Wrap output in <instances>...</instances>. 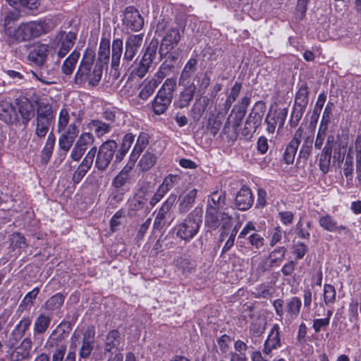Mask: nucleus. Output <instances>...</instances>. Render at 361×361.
Wrapping results in <instances>:
<instances>
[{
  "instance_id": "obj_25",
  "label": "nucleus",
  "mask_w": 361,
  "mask_h": 361,
  "mask_svg": "<svg viewBox=\"0 0 361 361\" xmlns=\"http://www.w3.org/2000/svg\"><path fill=\"white\" fill-rule=\"evenodd\" d=\"M301 307L302 301L298 297L294 296L287 300L285 304L287 320L292 322L300 314Z\"/></svg>"
},
{
  "instance_id": "obj_47",
  "label": "nucleus",
  "mask_w": 361,
  "mask_h": 361,
  "mask_svg": "<svg viewBox=\"0 0 361 361\" xmlns=\"http://www.w3.org/2000/svg\"><path fill=\"white\" fill-rule=\"evenodd\" d=\"M158 47L159 41L157 39L151 40L146 47L145 53L142 57L144 61H147L152 65V63L157 56Z\"/></svg>"
},
{
  "instance_id": "obj_11",
  "label": "nucleus",
  "mask_w": 361,
  "mask_h": 361,
  "mask_svg": "<svg viewBox=\"0 0 361 361\" xmlns=\"http://www.w3.org/2000/svg\"><path fill=\"white\" fill-rule=\"evenodd\" d=\"M122 22L125 29L130 32H138L144 26L143 18L138 10L133 6L126 8Z\"/></svg>"
},
{
  "instance_id": "obj_29",
  "label": "nucleus",
  "mask_w": 361,
  "mask_h": 361,
  "mask_svg": "<svg viewBox=\"0 0 361 361\" xmlns=\"http://www.w3.org/2000/svg\"><path fill=\"white\" fill-rule=\"evenodd\" d=\"M0 16L6 30L9 28L8 25L19 20L20 11L18 8L11 9L7 8L6 6H3L0 11Z\"/></svg>"
},
{
  "instance_id": "obj_62",
  "label": "nucleus",
  "mask_w": 361,
  "mask_h": 361,
  "mask_svg": "<svg viewBox=\"0 0 361 361\" xmlns=\"http://www.w3.org/2000/svg\"><path fill=\"white\" fill-rule=\"evenodd\" d=\"M305 109L293 106L290 119V126L292 128L295 127L298 123L300 122V119L302 118V116L303 115V113L305 111Z\"/></svg>"
},
{
  "instance_id": "obj_36",
  "label": "nucleus",
  "mask_w": 361,
  "mask_h": 361,
  "mask_svg": "<svg viewBox=\"0 0 361 361\" xmlns=\"http://www.w3.org/2000/svg\"><path fill=\"white\" fill-rule=\"evenodd\" d=\"M147 197L144 192L136 193L128 202V212L133 215L135 212L141 210L147 202Z\"/></svg>"
},
{
  "instance_id": "obj_64",
  "label": "nucleus",
  "mask_w": 361,
  "mask_h": 361,
  "mask_svg": "<svg viewBox=\"0 0 361 361\" xmlns=\"http://www.w3.org/2000/svg\"><path fill=\"white\" fill-rule=\"evenodd\" d=\"M295 233L298 238L302 239H309L310 235L309 231L304 226L301 220L295 225Z\"/></svg>"
},
{
  "instance_id": "obj_9",
  "label": "nucleus",
  "mask_w": 361,
  "mask_h": 361,
  "mask_svg": "<svg viewBox=\"0 0 361 361\" xmlns=\"http://www.w3.org/2000/svg\"><path fill=\"white\" fill-rule=\"evenodd\" d=\"M68 336V332L62 329L61 324H59L47 340L45 348L47 350L54 349L53 354L66 353Z\"/></svg>"
},
{
  "instance_id": "obj_41",
  "label": "nucleus",
  "mask_w": 361,
  "mask_h": 361,
  "mask_svg": "<svg viewBox=\"0 0 361 361\" xmlns=\"http://www.w3.org/2000/svg\"><path fill=\"white\" fill-rule=\"evenodd\" d=\"M51 317L44 313L40 314L35 320L33 331L35 334H45L51 324Z\"/></svg>"
},
{
  "instance_id": "obj_57",
  "label": "nucleus",
  "mask_w": 361,
  "mask_h": 361,
  "mask_svg": "<svg viewBox=\"0 0 361 361\" xmlns=\"http://www.w3.org/2000/svg\"><path fill=\"white\" fill-rule=\"evenodd\" d=\"M143 40V35H131L126 41V47L138 50Z\"/></svg>"
},
{
  "instance_id": "obj_22",
  "label": "nucleus",
  "mask_w": 361,
  "mask_h": 361,
  "mask_svg": "<svg viewBox=\"0 0 361 361\" xmlns=\"http://www.w3.org/2000/svg\"><path fill=\"white\" fill-rule=\"evenodd\" d=\"M253 202L254 197L251 190L249 188L243 187L235 196V205L238 209L245 211L251 207Z\"/></svg>"
},
{
  "instance_id": "obj_26",
  "label": "nucleus",
  "mask_w": 361,
  "mask_h": 361,
  "mask_svg": "<svg viewBox=\"0 0 361 361\" xmlns=\"http://www.w3.org/2000/svg\"><path fill=\"white\" fill-rule=\"evenodd\" d=\"M149 136L147 133L142 132L139 134L135 145L130 154V162L135 164L137 161L141 153L149 145Z\"/></svg>"
},
{
  "instance_id": "obj_45",
  "label": "nucleus",
  "mask_w": 361,
  "mask_h": 361,
  "mask_svg": "<svg viewBox=\"0 0 361 361\" xmlns=\"http://www.w3.org/2000/svg\"><path fill=\"white\" fill-rule=\"evenodd\" d=\"M308 87L302 85L296 93L294 106L306 109L308 104Z\"/></svg>"
},
{
  "instance_id": "obj_43",
  "label": "nucleus",
  "mask_w": 361,
  "mask_h": 361,
  "mask_svg": "<svg viewBox=\"0 0 361 361\" xmlns=\"http://www.w3.org/2000/svg\"><path fill=\"white\" fill-rule=\"evenodd\" d=\"M197 86L193 83H190L185 87L184 90L180 94V107L187 106L192 100Z\"/></svg>"
},
{
  "instance_id": "obj_10",
  "label": "nucleus",
  "mask_w": 361,
  "mask_h": 361,
  "mask_svg": "<svg viewBox=\"0 0 361 361\" xmlns=\"http://www.w3.org/2000/svg\"><path fill=\"white\" fill-rule=\"evenodd\" d=\"M76 34L73 32L61 31L54 37L53 46L56 50L59 59L64 57L72 49L76 39Z\"/></svg>"
},
{
  "instance_id": "obj_33",
  "label": "nucleus",
  "mask_w": 361,
  "mask_h": 361,
  "mask_svg": "<svg viewBox=\"0 0 361 361\" xmlns=\"http://www.w3.org/2000/svg\"><path fill=\"white\" fill-rule=\"evenodd\" d=\"M181 39L180 30L177 27L169 29L162 39L161 46L173 49Z\"/></svg>"
},
{
  "instance_id": "obj_60",
  "label": "nucleus",
  "mask_w": 361,
  "mask_h": 361,
  "mask_svg": "<svg viewBox=\"0 0 361 361\" xmlns=\"http://www.w3.org/2000/svg\"><path fill=\"white\" fill-rule=\"evenodd\" d=\"M263 114L262 112L252 111L246 119L247 123L257 129L262 121Z\"/></svg>"
},
{
  "instance_id": "obj_20",
  "label": "nucleus",
  "mask_w": 361,
  "mask_h": 361,
  "mask_svg": "<svg viewBox=\"0 0 361 361\" xmlns=\"http://www.w3.org/2000/svg\"><path fill=\"white\" fill-rule=\"evenodd\" d=\"M176 195H171L161 204L154 221V228L160 230L165 225L166 215L176 201Z\"/></svg>"
},
{
  "instance_id": "obj_58",
  "label": "nucleus",
  "mask_w": 361,
  "mask_h": 361,
  "mask_svg": "<svg viewBox=\"0 0 361 361\" xmlns=\"http://www.w3.org/2000/svg\"><path fill=\"white\" fill-rule=\"evenodd\" d=\"M152 64L142 58L133 73L139 78H143L149 71Z\"/></svg>"
},
{
  "instance_id": "obj_48",
  "label": "nucleus",
  "mask_w": 361,
  "mask_h": 361,
  "mask_svg": "<svg viewBox=\"0 0 361 361\" xmlns=\"http://www.w3.org/2000/svg\"><path fill=\"white\" fill-rule=\"evenodd\" d=\"M180 180V177L178 175L169 174L164 178L159 188L166 194L174 186L178 185Z\"/></svg>"
},
{
  "instance_id": "obj_63",
  "label": "nucleus",
  "mask_w": 361,
  "mask_h": 361,
  "mask_svg": "<svg viewBox=\"0 0 361 361\" xmlns=\"http://www.w3.org/2000/svg\"><path fill=\"white\" fill-rule=\"evenodd\" d=\"M137 51L138 50L126 47V50L123 58V65L126 66V67L130 66V63L134 59Z\"/></svg>"
},
{
  "instance_id": "obj_12",
  "label": "nucleus",
  "mask_w": 361,
  "mask_h": 361,
  "mask_svg": "<svg viewBox=\"0 0 361 361\" xmlns=\"http://www.w3.org/2000/svg\"><path fill=\"white\" fill-rule=\"evenodd\" d=\"M15 106L20 118L19 124L26 127L34 116L32 102L27 97H18L15 99Z\"/></svg>"
},
{
  "instance_id": "obj_55",
  "label": "nucleus",
  "mask_w": 361,
  "mask_h": 361,
  "mask_svg": "<svg viewBox=\"0 0 361 361\" xmlns=\"http://www.w3.org/2000/svg\"><path fill=\"white\" fill-rule=\"evenodd\" d=\"M337 222L330 215H325L320 218L319 225L324 229L334 232L336 231Z\"/></svg>"
},
{
  "instance_id": "obj_52",
  "label": "nucleus",
  "mask_w": 361,
  "mask_h": 361,
  "mask_svg": "<svg viewBox=\"0 0 361 361\" xmlns=\"http://www.w3.org/2000/svg\"><path fill=\"white\" fill-rule=\"evenodd\" d=\"M39 68L37 73H34L33 74L36 76V78L44 82V83H50L49 81L54 77V71L52 70H49L48 67L44 64L39 65Z\"/></svg>"
},
{
  "instance_id": "obj_53",
  "label": "nucleus",
  "mask_w": 361,
  "mask_h": 361,
  "mask_svg": "<svg viewBox=\"0 0 361 361\" xmlns=\"http://www.w3.org/2000/svg\"><path fill=\"white\" fill-rule=\"evenodd\" d=\"M324 301L326 306H331L334 304L336 298V292L335 288L330 284L324 286Z\"/></svg>"
},
{
  "instance_id": "obj_18",
  "label": "nucleus",
  "mask_w": 361,
  "mask_h": 361,
  "mask_svg": "<svg viewBox=\"0 0 361 361\" xmlns=\"http://www.w3.org/2000/svg\"><path fill=\"white\" fill-rule=\"evenodd\" d=\"M123 350V341L120 332L114 329L110 331L106 336L104 343V352L113 354L116 352H121Z\"/></svg>"
},
{
  "instance_id": "obj_17",
  "label": "nucleus",
  "mask_w": 361,
  "mask_h": 361,
  "mask_svg": "<svg viewBox=\"0 0 361 361\" xmlns=\"http://www.w3.org/2000/svg\"><path fill=\"white\" fill-rule=\"evenodd\" d=\"M303 135L304 128L300 126L296 130L293 137L286 146L283 153V159L286 164H292L293 163Z\"/></svg>"
},
{
  "instance_id": "obj_38",
  "label": "nucleus",
  "mask_w": 361,
  "mask_h": 361,
  "mask_svg": "<svg viewBox=\"0 0 361 361\" xmlns=\"http://www.w3.org/2000/svg\"><path fill=\"white\" fill-rule=\"evenodd\" d=\"M159 85L153 78L149 80H145L140 86L139 98L144 101L147 100L152 95Z\"/></svg>"
},
{
  "instance_id": "obj_5",
  "label": "nucleus",
  "mask_w": 361,
  "mask_h": 361,
  "mask_svg": "<svg viewBox=\"0 0 361 361\" xmlns=\"http://www.w3.org/2000/svg\"><path fill=\"white\" fill-rule=\"evenodd\" d=\"M176 85V80L175 78H167L164 81L152 101V108L155 114L161 115L169 108L173 99Z\"/></svg>"
},
{
  "instance_id": "obj_37",
  "label": "nucleus",
  "mask_w": 361,
  "mask_h": 361,
  "mask_svg": "<svg viewBox=\"0 0 361 361\" xmlns=\"http://www.w3.org/2000/svg\"><path fill=\"white\" fill-rule=\"evenodd\" d=\"M123 45V41L121 39H114L112 42L111 68L115 71H117L119 68Z\"/></svg>"
},
{
  "instance_id": "obj_46",
  "label": "nucleus",
  "mask_w": 361,
  "mask_h": 361,
  "mask_svg": "<svg viewBox=\"0 0 361 361\" xmlns=\"http://www.w3.org/2000/svg\"><path fill=\"white\" fill-rule=\"evenodd\" d=\"M39 293V288L35 287L31 291L28 292L20 302L18 311L20 309L29 310L33 305V300L37 298Z\"/></svg>"
},
{
  "instance_id": "obj_32",
  "label": "nucleus",
  "mask_w": 361,
  "mask_h": 361,
  "mask_svg": "<svg viewBox=\"0 0 361 361\" xmlns=\"http://www.w3.org/2000/svg\"><path fill=\"white\" fill-rule=\"evenodd\" d=\"M6 2L13 8L25 11H35L38 9L39 0H5Z\"/></svg>"
},
{
  "instance_id": "obj_61",
  "label": "nucleus",
  "mask_w": 361,
  "mask_h": 361,
  "mask_svg": "<svg viewBox=\"0 0 361 361\" xmlns=\"http://www.w3.org/2000/svg\"><path fill=\"white\" fill-rule=\"evenodd\" d=\"M55 136L54 133L51 132L49 134L48 137L47 139L46 144L42 149V154L49 158L51 156L53 149L55 145Z\"/></svg>"
},
{
  "instance_id": "obj_15",
  "label": "nucleus",
  "mask_w": 361,
  "mask_h": 361,
  "mask_svg": "<svg viewBox=\"0 0 361 361\" xmlns=\"http://www.w3.org/2000/svg\"><path fill=\"white\" fill-rule=\"evenodd\" d=\"M32 321L30 317H24L16 325L11 333L9 338L6 342V345L9 348H14L16 344L23 338L25 332L30 329Z\"/></svg>"
},
{
  "instance_id": "obj_1",
  "label": "nucleus",
  "mask_w": 361,
  "mask_h": 361,
  "mask_svg": "<svg viewBox=\"0 0 361 361\" xmlns=\"http://www.w3.org/2000/svg\"><path fill=\"white\" fill-rule=\"evenodd\" d=\"M95 334L94 326H88L83 332L76 329L71 336V345L66 356L64 357L66 353L52 354L51 361H75V350L78 345L80 344L79 360H87L90 357L94 350Z\"/></svg>"
},
{
  "instance_id": "obj_21",
  "label": "nucleus",
  "mask_w": 361,
  "mask_h": 361,
  "mask_svg": "<svg viewBox=\"0 0 361 361\" xmlns=\"http://www.w3.org/2000/svg\"><path fill=\"white\" fill-rule=\"evenodd\" d=\"M32 342L30 337H25L20 345L11 353V359L13 361H22L30 357V350Z\"/></svg>"
},
{
  "instance_id": "obj_13",
  "label": "nucleus",
  "mask_w": 361,
  "mask_h": 361,
  "mask_svg": "<svg viewBox=\"0 0 361 361\" xmlns=\"http://www.w3.org/2000/svg\"><path fill=\"white\" fill-rule=\"evenodd\" d=\"M19 120L15 103L13 104L6 98H0V121L8 125L17 126Z\"/></svg>"
},
{
  "instance_id": "obj_44",
  "label": "nucleus",
  "mask_w": 361,
  "mask_h": 361,
  "mask_svg": "<svg viewBox=\"0 0 361 361\" xmlns=\"http://www.w3.org/2000/svg\"><path fill=\"white\" fill-rule=\"evenodd\" d=\"M175 68V66L168 61H164L159 66L158 71L155 73L153 79L160 84L161 81L168 75H169Z\"/></svg>"
},
{
  "instance_id": "obj_23",
  "label": "nucleus",
  "mask_w": 361,
  "mask_h": 361,
  "mask_svg": "<svg viewBox=\"0 0 361 361\" xmlns=\"http://www.w3.org/2000/svg\"><path fill=\"white\" fill-rule=\"evenodd\" d=\"M207 208L223 210L226 207V196L225 191L216 190L212 192L207 200Z\"/></svg>"
},
{
  "instance_id": "obj_16",
  "label": "nucleus",
  "mask_w": 361,
  "mask_h": 361,
  "mask_svg": "<svg viewBox=\"0 0 361 361\" xmlns=\"http://www.w3.org/2000/svg\"><path fill=\"white\" fill-rule=\"evenodd\" d=\"M96 146H92L87 152L82 162L73 173V181L74 183H80L88 170L92 167L96 156Z\"/></svg>"
},
{
  "instance_id": "obj_42",
  "label": "nucleus",
  "mask_w": 361,
  "mask_h": 361,
  "mask_svg": "<svg viewBox=\"0 0 361 361\" xmlns=\"http://www.w3.org/2000/svg\"><path fill=\"white\" fill-rule=\"evenodd\" d=\"M220 210L207 207L205 223L207 226L216 229L220 225Z\"/></svg>"
},
{
  "instance_id": "obj_56",
  "label": "nucleus",
  "mask_w": 361,
  "mask_h": 361,
  "mask_svg": "<svg viewBox=\"0 0 361 361\" xmlns=\"http://www.w3.org/2000/svg\"><path fill=\"white\" fill-rule=\"evenodd\" d=\"M331 159V153L322 151L319 166L320 170L324 173H326L329 170L330 163Z\"/></svg>"
},
{
  "instance_id": "obj_27",
  "label": "nucleus",
  "mask_w": 361,
  "mask_h": 361,
  "mask_svg": "<svg viewBox=\"0 0 361 361\" xmlns=\"http://www.w3.org/2000/svg\"><path fill=\"white\" fill-rule=\"evenodd\" d=\"M197 189H192L179 197L178 211L181 214H185L193 206L197 197Z\"/></svg>"
},
{
  "instance_id": "obj_7",
  "label": "nucleus",
  "mask_w": 361,
  "mask_h": 361,
  "mask_svg": "<svg viewBox=\"0 0 361 361\" xmlns=\"http://www.w3.org/2000/svg\"><path fill=\"white\" fill-rule=\"evenodd\" d=\"M80 122L81 118L78 115L69 124L68 127L63 128L62 130H56L57 133L60 134L59 138V148L63 151L65 154L70 150L78 135Z\"/></svg>"
},
{
  "instance_id": "obj_3",
  "label": "nucleus",
  "mask_w": 361,
  "mask_h": 361,
  "mask_svg": "<svg viewBox=\"0 0 361 361\" xmlns=\"http://www.w3.org/2000/svg\"><path fill=\"white\" fill-rule=\"evenodd\" d=\"M49 28L45 20H31L20 23L14 29L6 28V35L12 42H27L47 33Z\"/></svg>"
},
{
  "instance_id": "obj_24",
  "label": "nucleus",
  "mask_w": 361,
  "mask_h": 361,
  "mask_svg": "<svg viewBox=\"0 0 361 361\" xmlns=\"http://www.w3.org/2000/svg\"><path fill=\"white\" fill-rule=\"evenodd\" d=\"M49 49V46L41 44L35 47L28 54V60L37 66L42 65L45 63Z\"/></svg>"
},
{
  "instance_id": "obj_6",
  "label": "nucleus",
  "mask_w": 361,
  "mask_h": 361,
  "mask_svg": "<svg viewBox=\"0 0 361 361\" xmlns=\"http://www.w3.org/2000/svg\"><path fill=\"white\" fill-rule=\"evenodd\" d=\"M117 148L118 144L114 140H108L104 142L98 149H97L95 168L101 171H105L112 161Z\"/></svg>"
},
{
  "instance_id": "obj_50",
  "label": "nucleus",
  "mask_w": 361,
  "mask_h": 361,
  "mask_svg": "<svg viewBox=\"0 0 361 361\" xmlns=\"http://www.w3.org/2000/svg\"><path fill=\"white\" fill-rule=\"evenodd\" d=\"M312 135H308L304 139L303 143L298 153V159H302L304 160H307L308 159L312 153Z\"/></svg>"
},
{
  "instance_id": "obj_2",
  "label": "nucleus",
  "mask_w": 361,
  "mask_h": 361,
  "mask_svg": "<svg viewBox=\"0 0 361 361\" xmlns=\"http://www.w3.org/2000/svg\"><path fill=\"white\" fill-rule=\"evenodd\" d=\"M95 52L92 49H86L74 76V82L82 85L88 82L89 85L96 86L102 75L103 67L100 63H94Z\"/></svg>"
},
{
  "instance_id": "obj_35",
  "label": "nucleus",
  "mask_w": 361,
  "mask_h": 361,
  "mask_svg": "<svg viewBox=\"0 0 361 361\" xmlns=\"http://www.w3.org/2000/svg\"><path fill=\"white\" fill-rule=\"evenodd\" d=\"M322 150L331 154L334 151V158L335 159H343V155L342 156L341 153V144L336 140L333 134L328 135L325 146Z\"/></svg>"
},
{
  "instance_id": "obj_19",
  "label": "nucleus",
  "mask_w": 361,
  "mask_h": 361,
  "mask_svg": "<svg viewBox=\"0 0 361 361\" xmlns=\"http://www.w3.org/2000/svg\"><path fill=\"white\" fill-rule=\"evenodd\" d=\"M281 347L280 326L278 324H275L270 329L264 343L262 352L266 355H269L274 350L279 349Z\"/></svg>"
},
{
  "instance_id": "obj_51",
  "label": "nucleus",
  "mask_w": 361,
  "mask_h": 361,
  "mask_svg": "<svg viewBox=\"0 0 361 361\" xmlns=\"http://www.w3.org/2000/svg\"><path fill=\"white\" fill-rule=\"evenodd\" d=\"M109 54H110V41L106 38H102L99 49L98 52L99 59L106 63L109 60Z\"/></svg>"
},
{
  "instance_id": "obj_59",
  "label": "nucleus",
  "mask_w": 361,
  "mask_h": 361,
  "mask_svg": "<svg viewBox=\"0 0 361 361\" xmlns=\"http://www.w3.org/2000/svg\"><path fill=\"white\" fill-rule=\"evenodd\" d=\"M355 151L356 156V170L361 177V135H357L355 142Z\"/></svg>"
},
{
  "instance_id": "obj_8",
  "label": "nucleus",
  "mask_w": 361,
  "mask_h": 361,
  "mask_svg": "<svg viewBox=\"0 0 361 361\" xmlns=\"http://www.w3.org/2000/svg\"><path fill=\"white\" fill-rule=\"evenodd\" d=\"M54 121V115L51 106L46 105L39 106L37 111V116L35 120V135L42 138L47 134L50 126Z\"/></svg>"
},
{
  "instance_id": "obj_49",
  "label": "nucleus",
  "mask_w": 361,
  "mask_h": 361,
  "mask_svg": "<svg viewBox=\"0 0 361 361\" xmlns=\"http://www.w3.org/2000/svg\"><path fill=\"white\" fill-rule=\"evenodd\" d=\"M157 157L154 154L146 151L139 161V166L142 171H147L151 169L156 163Z\"/></svg>"
},
{
  "instance_id": "obj_4",
  "label": "nucleus",
  "mask_w": 361,
  "mask_h": 361,
  "mask_svg": "<svg viewBox=\"0 0 361 361\" xmlns=\"http://www.w3.org/2000/svg\"><path fill=\"white\" fill-rule=\"evenodd\" d=\"M202 221V211L196 207L183 222L176 226V234L180 239L188 242L199 232Z\"/></svg>"
},
{
  "instance_id": "obj_40",
  "label": "nucleus",
  "mask_w": 361,
  "mask_h": 361,
  "mask_svg": "<svg viewBox=\"0 0 361 361\" xmlns=\"http://www.w3.org/2000/svg\"><path fill=\"white\" fill-rule=\"evenodd\" d=\"M287 250L285 247H279L270 252L268 257L269 268L279 267L285 258Z\"/></svg>"
},
{
  "instance_id": "obj_34",
  "label": "nucleus",
  "mask_w": 361,
  "mask_h": 361,
  "mask_svg": "<svg viewBox=\"0 0 361 361\" xmlns=\"http://www.w3.org/2000/svg\"><path fill=\"white\" fill-rule=\"evenodd\" d=\"M64 300L63 295L60 293H56L46 301L43 307L49 314H54L61 309Z\"/></svg>"
},
{
  "instance_id": "obj_39",
  "label": "nucleus",
  "mask_w": 361,
  "mask_h": 361,
  "mask_svg": "<svg viewBox=\"0 0 361 361\" xmlns=\"http://www.w3.org/2000/svg\"><path fill=\"white\" fill-rule=\"evenodd\" d=\"M80 58V53L77 51H73L63 61L61 66V71L66 75H71L78 61Z\"/></svg>"
},
{
  "instance_id": "obj_31",
  "label": "nucleus",
  "mask_w": 361,
  "mask_h": 361,
  "mask_svg": "<svg viewBox=\"0 0 361 361\" xmlns=\"http://www.w3.org/2000/svg\"><path fill=\"white\" fill-rule=\"evenodd\" d=\"M87 128L93 130L97 137H102L111 130V123H106L99 119L91 120L87 123Z\"/></svg>"
},
{
  "instance_id": "obj_28",
  "label": "nucleus",
  "mask_w": 361,
  "mask_h": 361,
  "mask_svg": "<svg viewBox=\"0 0 361 361\" xmlns=\"http://www.w3.org/2000/svg\"><path fill=\"white\" fill-rule=\"evenodd\" d=\"M197 60L190 58L184 66L179 78V85H185L190 82L192 74L197 70Z\"/></svg>"
},
{
  "instance_id": "obj_30",
  "label": "nucleus",
  "mask_w": 361,
  "mask_h": 361,
  "mask_svg": "<svg viewBox=\"0 0 361 361\" xmlns=\"http://www.w3.org/2000/svg\"><path fill=\"white\" fill-rule=\"evenodd\" d=\"M135 164L129 161L116 175L112 180V185L116 188H121L128 181L130 173L134 166Z\"/></svg>"
},
{
  "instance_id": "obj_54",
  "label": "nucleus",
  "mask_w": 361,
  "mask_h": 361,
  "mask_svg": "<svg viewBox=\"0 0 361 361\" xmlns=\"http://www.w3.org/2000/svg\"><path fill=\"white\" fill-rule=\"evenodd\" d=\"M70 122V114L66 108H62L59 114L56 130L68 127Z\"/></svg>"
},
{
  "instance_id": "obj_14",
  "label": "nucleus",
  "mask_w": 361,
  "mask_h": 361,
  "mask_svg": "<svg viewBox=\"0 0 361 361\" xmlns=\"http://www.w3.org/2000/svg\"><path fill=\"white\" fill-rule=\"evenodd\" d=\"M94 142V137L92 133L88 132L80 134L71 150V158L78 161L88 147L93 145Z\"/></svg>"
}]
</instances>
